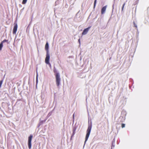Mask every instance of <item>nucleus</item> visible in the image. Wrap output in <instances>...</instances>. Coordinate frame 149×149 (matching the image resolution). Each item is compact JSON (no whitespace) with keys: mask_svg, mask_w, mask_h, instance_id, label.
I'll return each instance as SVG.
<instances>
[{"mask_svg":"<svg viewBox=\"0 0 149 149\" xmlns=\"http://www.w3.org/2000/svg\"><path fill=\"white\" fill-rule=\"evenodd\" d=\"M45 49L46 51V57L45 60V63L46 64L50 66H51V64L49 62L50 54L49 50V44L48 42H47L45 44Z\"/></svg>","mask_w":149,"mask_h":149,"instance_id":"f257e3e1","label":"nucleus"},{"mask_svg":"<svg viewBox=\"0 0 149 149\" xmlns=\"http://www.w3.org/2000/svg\"><path fill=\"white\" fill-rule=\"evenodd\" d=\"M92 128V125L91 124V125H89L88 129L87 130L86 132L87 134L86 135V137H85V142L87 141L88 140V139L89 137V136L91 131V130Z\"/></svg>","mask_w":149,"mask_h":149,"instance_id":"f03ea898","label":"nucleus"},{"mask_svg":"<svg viewBox=\"0 0 149 149\" xmlns=\"http://www.w3.org/2000/svg\"><path fill=\"white\" fill-rule=\"evenodd\" d=\"M55 76L56 84L57 86H58L60 84L61 81V78H60V75L58 73H57L55 74Z\"/></svg>","mask_w":149,"mask_h":149,"instance_id":"7ed1b4c3","label":"nucleus"},{"mask_svg":"<svg viewBox=\"0 0 149 149\" xmlns=\"http://www.w3.org/2000/svg\"><path fill=\"white\" fill-rule=\"evenodd\" d=\"M33 136L31 134L28 137V146L29 149H30L31 147V141L33 138Z\"/></svg>","mask_w":149,"mask_h":149,"instance_id":"20e7f679","label":"nucleus"},{"mask_svg":"<svg viewBox=\"0 0 149 149\" xmlns=\"http://www.w3.org/2000/svg\"><path fill=\"white\" fill-rule=\"evenodd\" d=\"M17 29V23H15L14 24V26L13 30V33L15 34L16 33Z\"/></svg>","mask_w":149,"mask_h":149,"instance_id":"39448f33","label":"nucleus"},{"mask_svg":"<svg viewBox=\"0 0 149 149\" xmlns=\"http://www.w3.org/2000/svg\"><path fill=\"white\" fill-rule=\"evenodd\" d=\"M91 27V26H89V27H88L87 28L85 29L84 30L82 33V35H85L87 33L88 31H89V29Z\"/></svg>","mask_w":149,"mask_h":149,"instance_id":"423d86ee","label":"nucleus"},{"mask_svg":"<svg viewBox=\"0 0 149 149\" xmlns=\"http://www.w3.org/2000/svg\"><path fill=\"white\" fill-rule=\"evenodd\" d=\"M107 8V6H105L103 7L101 10V13L102 14H103L104 13Z\"/></svg>","mask_w":149,"mask_h":149,"instance_id":"0eeeda50","label":"nucleus"},{"mask_svg":"<svg viewBox=\"0 0 149 149\" xmlns=\"http://www.w3.org/2000/svg\"><path fill=\"white\" fill-rule=\"evenodd\" d=\"M119 119L120 120V121L121 122H123L125 120L124 118L121 116L119 117Z\"/></svg>","mask_w":149,"mask_h":149,"instance_id":"6e6552de","label":"nucleus"},{"mask_svg":"<svg viewBox=\"0 0 149 149\" xmlns=\"http://www.w3.org/2000/svg\"><path fill=\"white\" fill-rule=\"evenodd\" d=\"M3 46V43L1 42L0 44V50H1L2 49V47Z\"/></svg>","mask_w":149,"mask_h":149,"instance_id":"1a4fd4ad","label":"nucleus"},{"mask_svg":"<svg viewBox=\"0 0 149 149\" xmlns=\"http://www.w3.org/2000/svg\"><path fill=\"white\" fill-rule=\"evenodd\" d=\"M27 0H23L22 2V4H25L26 3Z\"/></svg>","mask_w":149,"mask_h":149,"instance_id":"9d476101","label":"nucleus"},{"mask_svg":"<svg viewBox=\"0 0 149 149\" xmlns=\"http://www.w3.org/2000/svg\"><path fill=\"white\" fill-rule=\"evenodd\" d=\"M8 42V40H6V39H4L1 42H2L3 43V42Z\"/></svg>","mask_w":149,"mask_h":149,"instance_id":"9b49d317","label":"nucleus"},{"mask_svg":"<svg viewBox=\"0 0 149 149\" xmlns=\"http://www.w3.org/2000/svg\"><path fill=\"white\" fill-rule=\"evenodd\" d=\"M133 24L134 25V27L137 28V26L135 22H133Z\"/></svg>","mask_w":149,"mask_h":149,"instance_id":"f8f14e48","label":"nucleus"},{"mask_svg":"<svg viewBox=\"0 0 149 149\" xmlns=\"http://www.w3.org/2000/svg\"><path fill=\"white\" fill-rule=\"evenodd\" d=\"M125 5V3H124L123 5V6H122V11H123V8H124Z\"/></svg>","mask_w":149,"mask_h":149,"instance_id":"ddd939ff","label":"nucleus"},{"mask_svg":"<svg viewBox=\"0 0 149 149\" xmlns=\"http://www.w3.org/2000/svg\"><path fill=\"white\" fill-rule=\"evenodd\" d=\"M97 0H95L94 2V8H95L96 5Z\"/></svg>","mask_w":149,"mask_h":149,"instance_id":"4468645a","label":"nucleus"},{"mask_svg":"<svg viewBox=\"0 0 149 149\" xmlns=\"http://www.w3.org/2000/svg\"><path fill=\"white\" fill-rule=\"evenodd\" d=\"M125 125L124 124H122L121 127L122 128H123L125 127Z\"/></svg>","mask_w":149,"mask_h":149,"instance_id":"2eb2a0df","label":"nucleus"},{"mask_svg":"<svg viewBox=\"0 0 149 149\" xmlns=\"http://www.w3.org/2000/svg\"><path fill=\"white\" fill-rule=\"evenodd\" d=\"M76 128L75 127H74L73 128V131L75 132L76 131Z\"/></svg>","mask_w":149,"mask_h":149,"instance_id":"dca6fc26","label":"nucleus"},{"mask_svg":"<svg viewBox=\"0 0 149 149\" xmlns=\"http://www.w3.org/2000/svg\"><path fill=\"white\" fill-rule=\"evenodd\" d=\"M3 82V81L1 80L0 81V88L1 87Z\"/></svg>","mask_w":149,"mask_h":149,"instance_id":"f3484780","label":"nucleus"},{"mask_svg":"<svg viewBox=\"0 0 149 149\" xmlns=\"http://www.w3.org/2000/svg\"><path fill=\"white\" fill-rule=\"evenodd\" d=\"M38 74H37V76H36V82H37L38 81Z\"/></svg>","mask_w":149,"mask_h":149,"instance_id":"a211bd4d","label":"nucleus"},{"mask_svg":"<svg viewBox=\"0 0 149 149\" xmlns=\"http://www.w3.org/2000/svg\"><path fill=\"white\" fill-rule=\"evenodd\" d=\"M75 132L73 131L72 135H74L75 134Z\"/></svg>","mask_w":149,"mask_h":149,"instance_id":"6ab92c4d","label":"nucleus"},{"mask_svg":"<svg viewBox=\"0 0 149 149\" xmlns=\"http://www.w3.org/2000/svg\"><path fill=\"white\" fill-rule=\"evenodd\" d=\"M74 114L73 115V117H74Z\"/></svg>","mask_w":149,"mask_h":149,"instance_id":"aec40b11","label":"nucleus"},{"mask_svg":"<svg viewBox=\"0 0 149 149\" xmlns=\"http://www.w3.org/2000/svg\"><path fill=\"white\" fill-rule=\"evenodd\" d=\"M79 41H80V39H79Z\"/></svg>","mask_w":149,"mask_h":149,"instance_id":"412c9836","label":"nucleus"}]
</instances>
